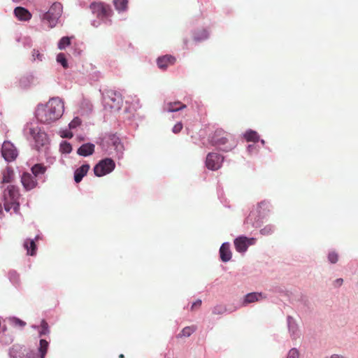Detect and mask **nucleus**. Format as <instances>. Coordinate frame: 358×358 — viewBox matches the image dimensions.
I'll return each instance as SVG.
<instances>
[{
    "label": "nucleus",
    "instance_id": "f257e3e1",
    "mask_svg": "<svg viewBox=\"0 0 358 358\" xmlns=\"http://www.w3.org/2000/svg\"><path fill=\"white\" fill-rule=\"evenodd\" d=\"M64 103L59 98H52L45 105L38 106L36 116L38 121L50 124L59 120L63 115Z\"/></svg>",
    "mask_w": 358,
    "mask_h": 358
},
{
    "label": "nucleus",
    "instance_id": "f03ea898",
    "mask_svg": "<svg viewBox=\"0 0 358 358\" xmlns=\"http://www.w3.org/2000/svg\"><path fill=\"white\" fill-rule=\"evenodd\" d=\"M209 141L212 145L224 152L231 150L234 147L231 135L222 129H216L209 137Z\"/></svg>",
    "mask_w": 358,
    "mask_h": 358
},
{
    "label": "nucleus",
    "instance_id": "7ed1b4c3",
    "mask_svg": "<svg viewBox=\"0 0 358 358\" xmlns=\"http://www.w3.org/2000/svg\"><path fill=\"white\" fill-rule=\"evenodd\" d=\"M20 193L18 188L15 185H10L3 191V207L6 211L13 209L15 213L20 210L19 203Z\"/></svg>",
    "mask_w": 358,
    "mask_h": 358
},
{
    "label": "nucleus",
    "instance_id": "20e7f679",
    "mask_svg": "<svg viewBox=\"0 0 358 358\" xmlns=\"http://www.w3.org/2000/svg\"><path fill=\"white\" fill-rule=\"evenodd\" d=\"M63 6L61 3L55 2L52 4L49 10L43 13L42 20L45 22L50 28L55 27L62 15Z\"/></svg>",
    "mask_w": 358,
    "mask_h": 358
},
{
    "label": "nucleus",
    "instance_id": "39448f33",
    "mask_svg": "<svg viewBox=\"0 0 358 358\" xmlns=\"http://www.w3.org/2000/svg\"><path fill=\"white\" fill-rule=\"evenodd\" d=\"M115 168V162L110 158H105L96 164L94 167V173L96 176L101 177L111 173Z\"/></svg>",
    "mask_w": 358,
    "mask_h": 358
},
{
    "label": "nucleus",
    "instance_id": "423d86ee",
    "mask_svg": "<svg viewBox=\"0 0 358 358\" xmlns=\"http://www.w3.org/2000/svg\"><path fill=\"white\" fill-rule=\"evenodd\" d=\"M123 100L122 95L115 91H109L107 96L104 98L105 108L113 110H119L122 105Z\"/></svg>",
    "mask_w": 358,
    "mask_h": 358
},
{
    "label": "nucleus",
    "instance_id": "0eeeda50",
    "mask_svg": "<svg viewBox=\"0 0 358 358\" xmlns=\"http://www.w3.org/2000/svg\"><path fill=\"white\" fill-rule=\"evenodd\" d=\"M90 8L96 17L101 20L108 18L112 15L110 7L102 2H92L90 6Z\"/></svg>",
    "mask_w": 358,
    "mask_h": 358
},
{
    "label": "nucleus",
    "instance_id": "6e6552de",
    "mask_svg": "<svg viewBox=\"0 0 358 358\" xmlns=\"http://www.w3.org/2000/svg\"><path fill=\"white\" fill-rule=\"evenodd\" d=\"M1 152L2 157L8 162L15 161L18 156L17 148L9 141H5L3 143Z\"/></svg>",
    "mask_w": 358,
    "mask_h": 358
},
{
    "label": "nucleus",
    "instance_id": "1a4fd4ad",
    "mask_svg": "<svg viewBox=\"0 0 358 358\" xmlns=\"http://www.w3.org/2000/svg\"><path fill=\"white\" fill-rule=\"evenodd\" d=\"M224 157L215 152H210L206 159V167L212 171L218 170L222 164Z\"/></svg>",
    "mask_w": 358,
    "mask_h": 358
},
{
    "label": "nucleus",
    "instance_id": "9d476101",
    "mask_svg": "<svg viewBox=\"0 0 358 358\" xmlns=\"http://www.w3.org/2000/svg\"><path fill=\"white\" fill-rule=\"evenodd\" d=\"M254 238H248L245 236H240L234 240L236 250L239 252H244L249 245L254 243Z\"/></svg>",
    "mask_w": 358,
    "mask_h": 358
},
{
    "label": "nucleus",
    "instance_id": "9b49d317",
    "mask_svg": "<svg viewBox=\"0 0 358 358\" xmlns=\"http://www.w3.org/2000/svg\"><path fill=\"white\" fill-rule=\"evenodd\" d=\"M21 182L27 190H31L36 187L37 181L29 173H24L21 178Z\"/></svg>",
    "mask_w": 358,
    "mask_h": 358
},
{
    "label": "nucleus",
    "instance_id": "f8f14e48",
    "mask_svg": "<svg viewBox=\"0 0 358 358\" xmlns=\"http://www.w3.org/2000/svg\"><path fill=\"white\" fill-rule=\"evenodd\" d=\"M176 61L175 57L169 55H166L162 57H159L157 60V66L162 70L166 69L169 66L173 65Z\"/></svg>",
    "mask_w": 358,
    "mask_h": 358
},
{
    "label": "nucleus",
    "instance_id": "ddd939ff",
    "mask_svg": "<svg viewBox=\"0 0 358 358\" xmlns=\"http://www.w3.org/2000/svg\"><path fill=\"white\" fill-rule=\"evenodd\" d=\"M15 17L21 21H28L31 18L30 12L23 7H16L14 10Z\"/></svg>",
    "mask_w": 358,
    "mask_h": 358
},
{
    "label": "nucleus",
    "instance_id": "4468645a",
    "mask_svg": "<svg viewBox=\"0 0 358 358\" xmlns=\"http://www.w3.org/2000/svg\"><path fill=\"white\" fill-rule=\"evenodd\" d=\"M90 168V165L86 164L82 165L75 171L74 180L76 182L78 183L83 180V177L87 175Z\"/></svg>",
    "mask_w": 358,
    "mask_h": 358
},
{
    "label": "nucleus",
    "instance_id": "2eb2a0df",
    "mask_svg": "<svg viewBox=\"0 0 358 358\" xmlns=\"http://www.w3.org/2000/svg\"><path fill=\"white\" fill-rule=\"evenodd\" d=\"M94 148L95 146L92 143H85L78 149L77 153L80 156L87 157L93 154Z\"/></svg>",
    "mask_w": 358,
    "mask_h": 358
},
{
    "label": "nucleus",
    "instance_id": "dca6fc26",
    "mask_svg": "<svg viewBox=\"0 0 358 358\" xmlns=\"http://www.w3.org/2000/svg\"><path fill=\"white\" fill-rule=\"evenodd\" d=\"M220 255L222 261L224 262H227L231 259V252L229 243H224L221 245L220 248Z\"/></svg>",
    "mask_w": 358,
    "mask_h": 358
},
{
    "label": "nucleus",
    "instance_id": "f3484780",
    "mask_svg": "<svg viewBox=\"0 0 358 358\" xmlns=\"http://www.w3.org/2000/svg\"><path fill=\"white\" fill-rule=\"evenodd\" d=\"M265 296L261 292H252L245 295L243 305L245 306L250 303H254L262 299H264Z\"/></svg>",
    "mask_w": 358,
    "mask_h": 358
},
{
    "label": "nucleus",
    "instance_id": "a211bd4d",
    "mask_svg": "<svg viewBox=\"0 0 358 358\" xmlns=\"http://www.w3.org/2000/svg\"><path fill=\"white\" fill-rule=\"evenodd\" d=\"M108 144L112 145L115 150L117 152H122L123 150V145L122 144L120 139L118 136L115 134L109 136Z\"/></svg>",
    "mask_w": 358,
    "mask_h": 358
},
{
    "label": "nucleus",
    "instance_id": "6ab92c4d",
    "mask_svg": "<svg viewBox=\"0 0 358 358\" xmlns=\"http://www.w3.org/2000/svg\"><path fill=\"white\" fill-rule=\"evenodd\" d=\"M2 182L10 183L14 180V171L10 166H7L2 172Z\"/></svg>",
    "mask_w": 358,
    "mask_h": 358
},
{
    "label": "nucleus",
    "instance_id": "aec40b11",
    "mask_svg": "<svg viewBox=\"0 0 358 358\" xmlns=\"http://www.w3.org/2000/svg\"><path fill=\"white\" fill-rule=\"evenodd\" d=\"M186 108V105L180 102H170L167 104L166 110L169 112H176L184 109Z\"/></svg>",
    "mask_w": 358,
    "mask_h": 358
},
{
    "label": "nucleus",
    "instance_id": "412c9836",
    "mask_svg": "<svg viewBox=\"0 0 358 358\" xmlns=\"http://www.w3.org/2000/svg\"><path fill=\"white\" fill-rule=\"evenodd\" d=\"M24 247L27 250L28 255L33 256L36 254V245L34 240H26L24 243Z\"/></svg>",
    "mask_w": 358,
    "mask_h": 358
},
{
    "label": "nucleus",
    "instance_id": "4be33fe9",
    "mask_svg": "<svg viewBox=\"0 0 358 358\" xmlns=\"http://www.w3.org/2000/svg\"><path fill=\"white\" fill-rule=\"evenodd\" d=\"M208 33L205 29H198L197 31H194L193 34V38L195 41H201L208 38Z\"/></svg>",
    "mask_w": 358,
    "mask_h": 358
},
{
    "label": "nucleus",
    "instance_id": "5701e85b",
    "mask_svg": "<svg viewBox=\"0 0 358 358\" xmlns=\"http://www.w3.org/2000/svg\"><path fill=\"white\" fill-rule=\"evenodd\" d=\"M46 170V166H45L42 164H36L31 168V172L35 178L38 177L40 175L44 174Z\"/></svg>",
    "mask_w": 358,
    "mask_h": 358
},
{
    "label": "nucleus",
    "instance_id": "b1692460",
    "mask_svg": "<svg viewBox=\"0 0 358 358\" xmlns=\"http://www.w3.org/2000/svg\"><path fill=\"white\" fill-rule=\"evenodd\" d=\"M244 138L248 142H257L259 139L258 134L252 130L247 131L244 134Z\"/></svg>",
    "mask_w": 358,
    "mask_h": 358
},
{
    "label": "nucleus",
    "instance_id": "393cba45",
    "mask_svg": "<svg viewBox=\"0 0 358 358\" xmlns=\"http://www.w3.org/2000/svg\"><path fill=\"white\" fill-rule=\"evenodd\" d=\"M115 8L119 11H124L127 8L128 0H113Z\"/></svg>",
    "mask_w": 358,
    "mask_h": 358
},
{
    "label": "nucleus",
    "instance_id": "a878e982",
    "mask_svg": "<svg viewBox=\"0 0 358 358\" xmlns=\"http://www.w3.org/2000/svg\"><path fill=\"white\" fill-rule=\"evenodd\" d=\"M48 342L45 339L40 340L39 352L41 358H44L48 348Z\"/></svg>",
    "mask_w": 358,
    "mask_h": 358
},
{
    "label": "nucleus",
    "instance_id": "bb28decb",
    "mask_svg": "<svg viewBox=\"0 0 358 358\" xmlns=\"http://www.w3.org/2000/svg\"><path fill=\"white\" fill-rule=\"evenodd\" d=\"M196 330L194 326L186 327L182 329L181 332L178 334V337H188L193 334Z\"/></svg>",
    "mask_w": 358,
    "mask_h": 358
},
{
    "label": "nucleus",
    "instance_id": "cd10ccee",
    "mask_svg": "<svg viewBox=\"0 0 358 358\" xmlns=\"http://www.w3.org/2000/svg\"><path fill=\"white\" fill-rule=\"evenodd\" d=\"M71 44V38L68 36H64L62 37L59 43H58V48L60 50L65 49L66 47L69 45Z\"/></svg>",
    "mask_w": 358,
    "mask_h": 358
},
{
    "label": "nucleus",
    "instance_id": "c85d7f7f",
    "mask_svg": "<svg viewBox=\"0 0 358 358\" xmlns=\"http://www.w3.org/2000/svg\"><path fill=\"white\" fill-rule=\"evenodd\" d=\"M71 150H72V147L69 143L64 141L60 144V151L62 153L69 154L71 152Z\"/></svg>",
    "mask_w": 358,
    "mask_h": 358
},
{
    "label": "nucleus",
    "instance_id": "c756f323",
    "mask_svg": "<svg viewBox=\"0 0 358 358\" xmlns=\"http://www.w3.org/2000/svg\"><path fill=\"white\" fill-rule=\"evenodd\" d=\"M41 330L39 331L40 336L45 335L49 333L48 324L47 323V322L45 320H43L41 321Z\"/></svg>",
    "mask_w": 358,
    "mask_h": 358
},
{
    "label": "nucleus",
    "instance_id": "7c9ffc66",
    "mask_svg": "<svg viewBox=\"0 0 358 358\" xmlns=\"http://www.w3.org/2000/svg\"><path fill=\"white\" fill-rule=\"evenodd\" d=\"M57 62L60 63L62 66L65 69L68 67V63L66 59L65 55L63 53H59L57 56Z\"/></svg>",
    "mask_w": 358,
    "mask_h": 358
},
{
    "label": "nucleus",
    "instance_id": "2f4dec72",
    "mask_svg": "<svg viewBox=\"0 0 358 358\" xmlns=\"http://www.w3.org/2000/svg\"><path fill=\"white\" fill-rule=\"evenodd\" d=\"M81 124V120L76 117L69 123V126L70 129H75Z\"/></svg>",
    "mask_w": 358,
    "mask_h": 358
},
{
    "label": "nucleus",
    "instance_id": "473e14b6",
    "mask_svg": "<svg viewBox=\"0 0 358 358\" xmlns=\"http://www.w3.org/2000/svg\"><path fill=\"white\" fill-rule=\"evenodd\" d=\"M32 57L34 60H36L37 59L40 62H41L43 58V55L41 54L39 50H33Z\"/></svg>",
    "mask_w": 358,
    "mask_h": 358
},
{
    "label": "nucleus",
    "instance_id": "72a5a7b5",
    "mask_svg": "<svg viewBox=\"0 0 358 358\" xmlns=\"http://www.w3.org/2000/svg\"><path fill=\"white\" fill-rule=\"evenodd\" d=\"M328 259H329V261L332 263V264H335L337 262L338 259V255L337 253L334 252H331L328 255Z\"/></svg>",
    "mask_w": 358,
    "mask_h": 358
},
{
    "label": "nucleus",
    "instance_id": "f704fd0d",
    "mask_svg": "<svg viewBox=\"0 0 358 358\" xmlns=\"http://www.w3.org/2000/svg\"><path fill=\"white\" fill-rule=\"evenodd\" d=\"M299 353L298 350L295 348H292L289 351L288 355L287 358H299Z\"/></svg>",
    "mask_w": 358,
    "mask_h": 358
},
{
    "label": "nucleus",
    "instance_id": "c9c22d12",
    "mask_svg": "<svg viewBox=\"0 0 358 358\" xmlns=\"http://www.w3.org/2000/svg\"><path fill=\"white\" fill-rule=\"evenodd\" d=\"M182 129V124L181 122H178L174 125L172 129V131L174 134L179 133Z\"/></svg>",
    "mask_w": 358,
    "mask_h": 358
},
{
    "label": "nucleus",
    "instance_id": "e433bc0d",
    "mask_svg": "<svg viewBox=\"0 0 358 358\" xmlns=\"http://www.w3.org/2000/svg\"><path fill=\"white\" fill-rule=\"evenodd\" d=\"M273 231L271 227L267 226L261 230V234L263 235H267Z\"/></svg>",
    "mask_w": 358,
    "mask_h": 358
},
{
    "label": "nucleus",
    "instance_id": "4c0bfd02",
    "mask_svg": "<svg viewBox=\"0 0 358 358\" xmlns=\"http://www.w3.org/2000/svg\"><path fill=\"white\" fill-rule=\"evenodd\" d=\"M224 311V309L221 306H216L214 308L213 313V314H222Z\"/></svg>",
    "mask_w": 358,
    "mask_h": 358
},
{
    "label": "nucleus",
    "instance_id": "58836bf2",
    "mask_svg": "<svg viewBox=\"0 0 358 358\" xmlns=\"http://www.w3.org/2000/svg\"><path fill=\"white\" fill-rule=\"evenodd\" d=\"M343 282V280L342 278H338L335 280L334 283L336 286H341Z\"/></svg>",
    "mask_w": 358,
    "mask_h": 358
},
{
    "label": "nucleus",
    "instance_id": "ea45409f",
    "mask_svg": "<svg viewBox=\"0 0 358 358\" xmlns=\"http://www.w3.org/2000/svg\"><path fill=\"white\" fill-rule=\"evenodd\" d=\"M201 305V301L197 300L195 303H194L192 306V309H193L194 307L198 306L199 307Z\"/></svg>",
    "mask_w": 358,
    "mask_h": 358
},
{
    "label": "nucleus",
    "instance_id": "a19ab883",
    "mask_svg": "<svg viewBox=\"0 0 358 358\" xmlns=\"http://www.w3.org/2000/svg\"><path fill=\"white\" fill-rule=\"evenodd\" d=\"M29 133H30V134L31 135V136H33L34 138H36V136H35V133H36V132H35L34 129H33V128H30V129H29Z\"/></svg>",
    "mask_w": 358,
    "mask_h": 358
},
{
    "label": "nucleus",
    "instance_id": "79ce46f5",
    "mask_svg": "<svg viewBox=\"0 0 358 358\" xmlns=\"http://www.w3.org/2000/svg\"><path fill=\"white\" fill-rule=\"evenodd\" d=\"M16 323L19 324L20 326H22V327L25 325V322L19 319L16 320Z\"/></svg>",
    "mask_w": 358,
    "mask_h": 358
},
{
    "label": "nucleus",
    "instance_id": "37998d69",
    "mask_svg": "<svg viewBox=\"0 0 358 358\" xmlns=\"http://www.w3.org/2000/svg\"><path fill=\"white\" fill-rule=\"evenodd\" d=\"M330 358H345V357L343 356L338 355H334Z\"/></svg>",
    "mask_w": 358,
    "mask_h": 358
},
{
    "label": "nucleus",
    "instance_id": "c03bdc74",
    "mask_svg": "<svg viewBox=\"0 0 358 358\" xmlns=\"http://www.w3.org/2000/svg\"><path fill=\"white\" fill-rule=\"evenodd\" d=\"M72 136H73V134L71 132H69L65 136H64V137H66V138H71Z\"/></svg>",
    "mask_w": 358,
    "mask_h": 358
},
{
    "label": "nucleus",
    "instance_id": "a18cd8bd",
    "mask_svg": "<svg viewBox=\"0 0 358 358\" xmlns=\"http://www.w3.org/2000/svg\"><path fill=\"white\" fill-rule=\"evenodd\" d=\"M2 211H3V207H2L1 203L0 202V213H2Z\"/></svg>",
    "mask_w": 358,
    "mask_h": 358
},
{
    "label": "nucleus",
    "instance_id": "49530a36",
    "mask_svg": "<svg viewBox=\"0 0 358 358\" xmlns=\"http://www.w3.org/2000/svg\"><path fill=\"white\" fill-rule=\"evenodd\" d=\"M248 150H252V148H253V145H250L248 146Z\"/></svg>",
    "mask_w": 358,
    "mask_h": 358
},
{
    "label": "nucleus",
    "instance_id": "de8ad7c7",
    "mask_svg": "<svg viewBox=\"0 0 358 358\" xmlns=\"http://www.w3.org/2000/svg\"><path fill=\"white\" fill-rule=\"evenodd\" d=\"M119 357L120 358H124V356L123 354H121V355H119Z\"/></svg>",
    "mask_w": 358,
    "mask_h": 358
},
{
    "label": "nucleus",
    "instance_id": "09e8293b",
    "mask_svg": "<svg viewBox=\"0 0 358 358\" xmlns=\"http://www.w3.org/2000/svg\"><path fill=\"white\" fill-rule=\"evenodd\" d=\"M261 142L263 145L265 143V141L264 140H262Z\"/></svg>",
    "mask_w": 358,
    "mask_h": 358
},
{
    "label": "nucleus",
    "instance_id": "8fccbe9b",
    "mask_svg": "<svg viewBox=\"0 0 358 358\" xmlns=\"http://www.w3.org/2000/svg\"><path fill=\"white\" fill-rule=\"evenodd\" d=\"M13 1H15V2H17V1H19V0H13Z\"/></svg>",
    "mask_w": 358,
    "mask_h": 358
}]
</instances>
